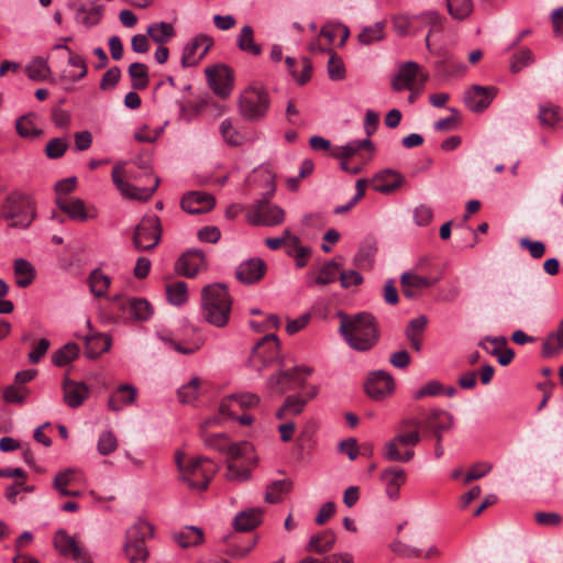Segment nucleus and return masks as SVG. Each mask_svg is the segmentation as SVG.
<instances>
[{
  "label": "nucleus",
  "mask_w": 563,
  "mask_h": 563,
  "mask_svg": "<svg viewBox=\"0 0 563 563\" xmlns=\"http://www.w3.org/2000/svg\"><path fill=\"white\" fill-rule=\"evenodd\" d=\"M340 334L349 346L358 352L372 350L379 340L376 319L368 312H360L353 317L340 312Z\"/></svg>",
  "instance_id": "1"
},
{
  "label": "nucleus",
  "mask_w": 563,
  "mask_h": 563,
  "mask_svg": "<svg viewBox=\"0 0 563 563\" xmlns=\"http://www.w3.org/2000/svg\"><path fill=\"white\" fill-rule=\"evenodd\" d=\"M232 299L228 287L221 283L207 285L201 290L203 319L218 328L227 325L231 313Z\"/></svg>",
  "instance_id": "2"
},
{
  "label": "nucleus",
  "mask_w": 563,
  "mask_h": 563,
  "mask_svg": "<svg viewBox=\"0 0 563 563\" xmlns=\"http://www.w3.org/2000/svg\"><path fill=\"white\" fill-rule=\"evenodd\" d=\"M183 459L184 454L177 452L175 460L181 479L192 489L206 490L212 476L218 472L219 466L211 459L205 456L192 459L185 466Z\"/></svg>",
  "instance_id": "3"
},
{
  "label": "nucleus",
  "mask_w": 563,
  "mask_h": 563,
  "mask_svg": "<svg viewBox=\"0 0 563 563\" xmlns=\"http://www.w3.org/2000/svg\"><path fill=\"white\" fill-rule=\"evenodd\" d=\"M153 531V527L143 520H139L126 530L122 550L130 563L146 562V540L152 538Z\"/></svg>",
  "instance_id": "4"
},
{
  "label": "nucleus",
  "mask_w": 563,
  "mask_h": 563,
  "mask_svg": "<svg viewBox=\"0 0 563 563\" xmlns=\"http://www.w3.org/2000/svg\"><path fill=\"white\" fill-rule=\"evenodd\" d=\"M269 104L271 100L266 89L249 87L240 96L239 111L244 120L257 122L266 115Z\"/></svg>",
  "instance_id": "5"
},
{
  "label": "nucleus",
  "mask_w": 563,
  "mask_h": 563,
  "mask_svg": "<svg viewBox=\"0 0 563 563\" xmlns=\"http://www.w3.org/2000/svg\"><path fill=\"white\" fill-rule=\"evenodd\" d=\"M2 208L3 217L12 220V227L27 228L35 217L32 200L21 192L15 191L8 195Z\"/></svg>",
  "instance_id": "6"
},
{
  "label": "nucleus",
  "mask_w": 563,
  "mask_h": 563,
  "mask_svg": "<svg viewBox=\"0 0 563 563\" xmlns=\"http://www.w3.org/2000/svg\"><path fill=\"white\" fill-rule=\"evenodd\" d=\"M162 224L156 214H145L135 227L133 244L137 251H150L158 245L162 239Z\"/></svg>",
  "instance_id": "7"
},
{
  "label": "nucleus",
  "mask_w": 563,
  "mask_h": 563,
  "mask_svg": "<svg viewBox=\"0 0 563 563\" xmlns=\"http://www.w3.org/2000/svg\"><path fill=\"white\" fill-rule=\"evenodd\" d=\"M429 79V74L424 71L416 62H406L400 65L398 73L391 80V87L395 91L405 89L420 92Z\"/></svg>",
  "instance_id": "8"
},
{
  "label": "nucleus",
  "mask_w": 563,
  "mask_h": 563,
  "mask_svg": "<svg viewBox=\"0 0 563 563\" xmlns=\"http://www.w3.org/2000/svg\"><path fill=\"white\" fill-rule=\"evenodd\" d=\"M124 163H118L111 173L112 181L115 185L117 189L121 192V195L125 198L137 200V201H147L151 199L153 194L157 190L161 179L158 177H153V184L151 187H137L132 185L131 183L124 180L125 169Z\"/></svg>",
  "instance_id": "9"
},
{
  "label": "nucleus",
  "mask_w": 563,
  "mask_h": 563,
  "mask_svg": "<svg viewBox=\"0 0 563 563\" xmlns=\"http://www.w3.org/2000/svg\"><path fill=\"white\" fill-rule=\"evenodd\" d=\"M280 358L279 341L273 334L263 336L252 349L249 362L250 365L258 372L271 366Z\"/></svg>",
  "instance_id": "10"
},
{
  "label": "nucleus",
  "mask_w": 563,
  "mask_h": 563,
  "mask_svg": "<svg viewBox=\"0 0 563 563\" xmlns=\"http://www.w3.org/2000/svg\"><path fill=\"white\" fill-rule=\"evenodd\" d=\"M247 221L253 225L274 227L285 220V211L267 200H258L247 212Z\"/></svg>",
  "instance_id": "11"
},
{
  "label": "nucleus",
  "mask_w": 563,
  "mask_h": 563,
  "mask_svg": "<svg viewBox=\"0 0 563 563\" xmlns=\"http://www.w3.org/2000/svg\"><path fill=\"white\" fill-rule=\"evenodd\" d=\"M208 84L212 91L221 97L227 98L233 90L234 77L233 70L224 65H216L206 69Z\"/></svg>",
  "instance_id": "12"
},
{
  "label": "nucleus",
  "mask_w": 563,
  "mask_h": 563,
  "mask_svg": "<svg viewBox=\"0 0 563 563\" xmlns=\"http://www.w3.org/2000/svg\"><path fill=\"white\" fill-rule=\"evenodd\" d=\"M54 545L60 555L70 558L76 563H92L88 551L81 548L76 539L69 536L64 529L54 534Z\"/></svg>",
  "instance_id": "13"
},
{
  "label": "nucleus",
  "mask_w": 563,
  "mask_h": 563,
  "mask_svg": "<svg viewBox=\"0 0 563 563\" xmlns=\"http://www.w3.org/2000/svg\"><path fill=\"white\" fill-rule=\"evenodd\" d=\"M56 205L70 220L76 222H86L98 216L93 206H86L85 201L77 197H57Z\"/></svg>",
  "instance_id": "14"
},
{
  "label": "nucleus",
  "mask_w": 563,
  "mask_h": 563,
  "mask_svg": "<svg viewBox=\"0 0 563 563\" xmlns=\"http://www.w3.org/2000/svg\"><path fill=\"white\" fill-rule=\"evenodd\" d=\"M213 45V40L207 34H198L188 42L183 51L181 66L184 68L196 66L209 52Z\"/></svg>",
  "instance_id": "15"
},
{
  "label": "nucleus",
  "mask_w": 563,
  "mask_h": 563,
  "mask_svg": "<svg viewBox=\"0 0 563 563\" xmlns=\"http://www.w3.org/2000/svg\"><path fill=\"white\" fill-rule=\"evenodd\" d=\"M395 389L393 376L385 371H375L365 382V391L374 400H382Z\"/></svg>",
  "instance_id": "16"
},
{
  "label": "nucleus",
  "mask_w": 563,
  "mask_h": 563,
  "mask_svg": "<svg viewBox=\"0 0 563 563\" xmlns=\"http://www.w3.org/2000/svg\"><path fill=\"white\" fill-rule=\"evenodd\" d=\"M205 269H207L206 255L198 249L185 252L175 264V271L188 278L196 277L199 272Z\"/></svg>",
  "instance_id": "17"
},
{
  "label": "nucleus",
  "mask_w": 563,
  "mask_h": 563,
  "mask_svg": "<svg viewBox=\"0 0 563 563\" xmlns=\"http://www.w3.org/2000/svg\"><path fill=\"white\" fill-rule=\"evenodd\" d=\"M497 93L495 87L473 86L464 93L466 107L476 113L483 112L492 103Z\"/></svg>",
  "instance_id": "18"
},
{
  "label": "nucleus",
  "mask_w": 563,
  "mask_h": 563,
  "mask_svg": "<svg viewBox=\"0 0 563 563\" xmlns=\"http://www.w3.org/2000/svg\"><path fill=\"white\" fill-rule=\"evenodd\" d=\"M123 313H126L130 319L135 321H146L151 318L153 310L151 303L143 298H122L120 296L113 297Z\"/></svg>",
  "instance_id": "19"
},
{
  "label": "nucleus",
  "mask_w": 563,
  "mask_h": 563,
  "mask_svg": "<svg viewBox=\"0 0 563 563\" xmlns=\"http://www.w3.org/2000/svg\"><path fill=\"white\" fill-rule=\"evenodd\" d=\"M300 367H292L286 371H279L267 380L268 388L278 390L279 394H284L289 389H294L296 386H302L305 379L300 377Z\"/></svg>",
  "instance_id": "20"
},
{
  "label": "nucleus",
  "mask_w": 563,
  "mask_h": 563,
  "mask_svg": "<svg viewBox=\"0 0 563 563\" xmlns=\"http://www.w3.org/2000/svg\"><path fill=\"white\" fill-rule=\"evenodd\" d=\"M214 197L203 191H190L180 201L181 209L190 214L208 212L214 207Z\"/></svg>",
  "instance_id": "21"
},
{
  "label": "nucleus",
  "mask_w": 563,
  "mask_h": 563,
  "mask_svg": "<svg viewBox=\"0 0 563 563\" xmlns=\"http://www.w3.org/2000/svg\"><path fill=\"white\" fill-rule=\"evenodd\" d=\"M266 273V264L260 257H253L242 262L236 271L235 276L239 282L251 285L261 280Z\"/></svg>",
  "instance_id": "22"
},
{
  "label": "nucleus",
  "mask_w": 563,
  "mask_h": 563,
  "mask_svg": "<svg viewBox=\"0 0 563 563\" xmlns=\"http://www.w3.org/2000/svg\"><path fill=\"white\" fill-rule=\"evenodd\" d=\"M404 183L400 173L393 169H385L377 173L372 180V187L375 191L388 195L397 190Z\"/></svg>",
  "instance_id": "23"
},
{
  "label": "nucleus",
  "mask_w": 563,
  "mask_h": 563,
  "mask_svg": "<svg viewBox=\"0 0 563 563\" xmlns=\"http://www.w3.org/2000/svg\"><path fill=\"white\" fill-rule=\"evenodd\" d=\"M342 263L336 258L327 262L319 271V273H308L306 276L307 285L313 286H325L334 283L339 279V271Z\"/></svg>",
  "instance_id": "24"
},
{
  "label": "nucleus",
  "mask_w": 563,
  "mask_h": 563,
  "mask_svg": "<svg viewBox=\"0 0 563 563\" xmlns=\"http://www.w3.org/2000/svg\"><path fill=\"white\" fill-rule=\"evenodd\" d=\"M227 461H234V463L256 465L257 456L254 452V446L249 441L230 442L227 450Z\"/></svg>",
  "instance_id": "25"
},
{
  "label": "nucleus",
  "mask_w": 563,
  "mask_h": 563,
  "mask_svg": "<svg viewBox=\"0 0 563 563\" xmlns=\"http://www.w3.org/2000/svg\"><path fill=\"white\" fill-rule=\"evenodd\" d=\"M454 424L453 416L443 409H431L422 418L423 431H446Z\"/></svg>",
  "instance_id": "26"
},
{
  "label": "nucleus",
  "mask_w": 563,
  "mask_h": 563,
  "mask_svg": "<svg viewBox=\"0 0 563 563\" xmlns=\"http://www.w3.org/2000/svg\"><path fill=\"white\" fill-rule=\"evenodd\" d=\"M64 401L70 408H78L89 396V388L85 383L65 378L63 382Z\"/></svg>",
  "instance_id": "27"
},
{
  "label": "nucleus",
  "mask_w": 563,
  "mask_h": 563,
  "mask_svg": "<svg viewBox=\"0 0 563 563\" xmlns=\"http://www.w3.org/2000/svg\"><path fill=\"white\" fill-rule=\"evenodd\" d=\"M435 279L419 276L410 272H405L400 277L402 294L406 298L415 299L419 296V291L423 288L433 286Z\"/></svg>",
  "instance_id": "28"
},
{
  "label": "nucleus",
  "mask_w": 563,
  "mask_h": 563,
  "mask_svg": "<svg viewBox=\"0 0 563 563\" xmlns=\"http://www.w3.org/2000/svg\"><path fill=\"white\" fill-rule=\"evenodd\" d=\"M362 150L374 152L375 146L371 139L353 140L345 145L335 146L331 150V156L341 161H347Z\"/></svg>",
  "instance_id": "29"
},
{
  "label": "nucleus",
  "mask_w": 563,
  "mask_h": 563,
  "mask_svg": "<svg viewBox=\"0 0 563 563\" xmlns=\"http://www.w3.org/2000/svg\"><path fill=\"white\" fill-rule=\"evenodd\" d=\"M82 338L86 344L85 354L88 358H97L111 346V338L104 333L93 332Z\"/></svg>",
  "instance_id": "30"
},
{
  "label": "nucleus",
  "mask_w": 563,
  "mask_h": 563,
  "mask_svg": "<svg viewBox=\"0 0 563 563\" xmlns=\"http://www.w3.org/2000/svg\"><path fill=\"white\" fill-rule=\"evenodd\" d=\"M382 481L386 484V493L390 499L399 496V488L406 482V473L399 467H389L380 474Z\"/></svg>",
  "instance_id": "31"
},
{
  "label": "nucleus",
  "mask_w": 563,
  "mask_h": 563,
  "mask_svg": "<svg viewBox=\"0 0 563 563\" xmlns=\"http://www.w3.org/2000/svg\"><path fill=\"white\" fill-rule=\"evenodd\" d=\"M538 119L542 128L555 129L563 120L562 109L560 106L544 102L539 106Z\"/></svg>",
  "instance_id": "32"
},
{
  "label": "nucleus",
  "mask_w": 563,
  "mask_h": 563,
  "mask_svg": "<svg viewBox=\"0 0 563 563\" xmlns=\"http://www.w3.org/2000/svg\"><path fill=\"white\" fill-rule=\"evenodd\" d=\"M485 341L490 342L494 345L493 349L488 350L484 345V342H479V346L486 349L487 352L490 355L496 356L497 360H498V363L501 366H507L508 364L511 363V361L515 357V352L511 349L505 347L506 344H507V340L504 336H500V338H489V336H487L485 339Z\"/></svg>",
  "instance_id": "33"
},
{
  "label": "nucleus",
  "mask_w": 563,
  "mask_h": 563,
  "mask_svg": "<svg viewBox=\"0 0 563 563\" xmlns=\"http://www.w3.org/2000/svg\"><path fill=\"white\" fill-rule=\"evenodd\" d=\"M136 398V388L129 384H123L118 387L115 393L110 396L108 400L109 409L119 411L123 406L134 402Z\"/></svg>",
  "instance_id": "34"
},
{
  "label": "nucleus",
  "mask_w": 563,
  "mask_h": 563,
  "mask_svg": "<svg viewBox=\"0 0 563 563\" xmlns=\"http://www.w3.org/2000/svg\"><path fill=\"white\" fill-rule=\"evenodd\" d=\"M335 543V534L332 530H325L321 533L313 534L308 544L306 550L309 552H314L317 554H324L327 552H330Z\"/></svg>",
  "instance_id": "35"
},
{
  "label": "nucleus",
  "mask_w": 563,
  "mask_h": 563,
  "mask_svg": "<svg viewBox=\"0 0 563 563\" xmlns=\"http://www.w3.org/2000/svg\"><path fill=\"white\" fill-rule=\"evenodd\" d=\"M261 522L262 510L260 508H251L235 516L234 528L238 531L246 532L255 529Z\"/></svg>",
  "instance_id": "36"
},
{
  "label": "nucleus",
  "mask_w": 563,
  "mask_h": 563,
  "mask_svg": "<svg viewBox=\"0 0 563 563\" xmlns=\"http://www.w3.org/2000/svg\"><path fill=\"white\" fill-rule=\"evenodd\" d=\"M236 46L243 53L252 56H258L262 53V46L255 43L254 30L251 25H244L241 29L236 37Z\"/></svg>",
  "instance_id": "37"
},
{
  "label": "nucleus",
  "mask_w": 563,
  "mask_h": 563,
  "mask_svg": "<svg viewBox=\"0 0 563 563\" xmlns=\"http://www.w3.org/2000/svg\"><path fill=\"white\" fill-rule=\"evenodd\" d=\"M428 323L426 316H419L411 319L406 328V338L409 340L411 347L419 352L422 347V333Z\"/></svg>",
  "instance_id": "38"
},
{
  "label": "nucleus",
  "mask_w": 563,
  "mask_h": 563,
  "mask_svg": "<svg viewBox=\"0 0 563 563\" xmlns=\"http://www.w3.org/2000/svg\"><path fill=\"white\" fill-rule=\"evenodd\" d=\"M102 9L100 4H91L90 7L81 4L76 10L75 20L77 23L91 27L100 22Z\"/></svg>",
  "instance_id": "39"
},
{
  "label": "nucleus",
  "mask_w": 563,
  "mask_h": 563,
  "mask_svg": "<svg viewBox=\"0 0 563 563\" xmlns=\"http://www.w3.org/2000/svg\"><path fill=\"white\" fill-rule=\"evenodd\" d=\"M175 541L181 548L196 547L203 541V532L195 526H187L174 534Z\"/></svg>",
  "instance_id": "40"
},
{
  "label": "nucleus",
  "mask_w": 563,
  "mask_h": 563,
  "mask_svg": "<svg viewBox=\"0 0 563 563\" xmlns=\"http://www.w3.org/2000/svg\"><path fill=\"white\" fill-rule=\"evenodd\" d=\"M13 269L16 276V285L21 288L30 286L36 277L35 268L24 258L15 260Z\"/></svg>",
  "instance_id": "41"
},
{
  "label": "nucleus",
  "mask_w": 563,
  "mask_h": 563,
  "mask_svg": "<svg viewBox=\"0 0 563 563\" xmlns=\"http://www.w3.org/2000/svg\"><path fill=\"white\" fill-rule=\"evenodd\" d=\"M128 74L131 78V86L135 90H144L148 87V67L143 63H132L128 68Z\"/></svg>",
  "instance_id": "42"
},
{
  "label": "nucleus",
  "mask_w": 563,
  "mask_h": 563,
  "mask_svg": "<svg viewBox=\"0 0 563 563\" xmlns=\"http://www.w3.org/2000/svg\"><path fill=\"white\" fill-rule=\"evenodd\" d=\"M147 35L157 44H166L176 34L172 23L154 22L147 26Z\"/></svg>",
  "instance_id": "43"
},
{
  "label": "nucleus",
  "mask_w": 563,
  "mask_h": 563,
  "mask_svg": "<svg viewBox=\"0 0 563 563\" xmlns=\"http://www.w3.org/2000/svg\"><path fill=\"white\" fill-rule=\"evenodd\" d=\"M255 465H246L234 463V461H227L225 478L234 483H246L252 478V468Z\"/></svg>",
  "instance_id": "44"
},
{
  "label": "nucleus",
  "mask_w": 563,
  "mask_h": 563,
  "mask_svg": "<svg viewBox=\"0 0 563 563\" xmlns=\"http://www.w3.org/2000/svg\"><path fill=\"white\" fill-rule=\"evenodd\" d=\"M563 350V319L561 320L556 332L550 333L542 345V355L552 357Z\"/></svg>",
  "instance_id": "45"
},
{
  "label": "nucleus",
  "mask_w": 563,
  "mask_h": 563,
  "mask_svg": "<svg viewBox=\"0 0 563 563\" xmlns=\"http://www.w3.org/2000/svg\"><path fill=\"white\" fill-rule=\"evenodd\" d=\"M25 73L31 80L43 81L51 74L47 58L35 57L25 67Z\"/></svg>",
  "instance_id": "46"
},
{
  "label": "nucleus",
  "mask_w": 563,
  "mask_h": 563,
  "mask_svg": "<svg viewBox=\"0 0 563 563\" xmlns=\"http://www.w3.org/2000/svg\"><path fill=\"white\" fill-rule=\"evenodd\" d=\"M401 448L402 446L398 445L396 442L390 440L385 444L383 455L387 461H390V462H401V463L409 462L415 455L413 450H411V449L401 450Z\"/></svg>",
  "instance_id": "47"
},
{
  "label": "nucleus",
  "mask_w": 563,
  "mask_h": 563,
  "mask_svg": "<svg viewBox=\"0 0 563 563\" xmlns=\"http://www.w3.org/2000/svg\"><path fill=\"white\" fill-rule=\"evenodd\" d=\"M292 483L287 479L274 481L266 487L265 501L268 504H277L282 500L283 494L291 489Z\"/></svg>",
  "instance_id": "48"
},
{
  "label": "nucleus",
  "mask_w": 563,
  "mask_h": 563,
  "mask_svg": "<svg viewBox=\"0 0 563 563\" xmlns=\"http://www.w3.org/2000/svg\"><path fill=\"white\" fill-rule=\"evenodd\" d=\"M34 114L22 115L16 120V132L21 137L35 139L42 134V130L34 123Z\"/></svg>",
  "instance_id": "49"
},
{
  "label": "nucleus",
  "mask_w": 563,
  "mask_h": 563,
  "mask_svg": "<svg viewBox=\"0 0 563 563\" xmlns=\"http://www.w3.org/2000/svg\"><path fill=\"white\" fill-rule=\"evenodd\" d=\"M79 347L76 343L69 342L54 352L52 362L56 366H65L77 357Z\"/></svg>",
  "instance_id": "50"
},
{
  "label": "nucleus",
  "mask_w": 563,
  "mask_h": 563,
  "mask_svg": "<svg viewBox=\"0 0 563 563\" xmlns=\"http://www.w3.org/2000/svg\"><path fill=\"white\" fill-rule=\"evenodd\" d=\"M110 283V277L104 275L100 269H93L89 274L90 290L96 297L104 296L108 291Z\"/></svg>",
  "instance_id": "51"
},
{
  "label": "nucleus",
  "mask_w": 563,
  "mask_h": 563,
  "mask_svg": "<svg viewBox=\"0 0 563 563\" xmlns=\"http://www.w3.org/2000/svg\"><path fill=\"white\" fill-rule=\"evenodd\" d=\"M201 439L206 446L218 451L220 453H227L230 441L227 433H207L206 431H201Z\"/></svg>",
  "instance_id": "52"
},
{
  "label": "nucleus",
  "mask_w": 563,
  "mask_h": 563,
  "mask_svg": "<svg viewBox=\"0 0 563 563\" xmlns=\"http://www.w3.org/2000/svg\"><path fill=\"white\" fill-rule=\"evenodd\" d=\"M384 22H376L373 25L365 26L357 35L358 42L363 45H371L384 37Z\"/></svg>",
  "instance_id": "53"
},
{
  "label": "nucleus",
  "mask_w": 563,
  "mask_h": 563,
  "mask_svg": "<svg viewBox=\"0 0 563 563\" xmlns=\"http://www.w3.org/2000/svg\"><path fill=\"white\" fill-rule=\"evenodd\" d=\"M416 26H430V33L442 30L441 16L435 11H428L412 16Z\"/></svg>",
  "instance_id": "54"
},
{
  "label": "nucleus",
  "mask_w": 563,
  "mask_h": 563,
  "mask_svg": "<svg viewBox=\"0 0 563 563\" xmlns=\"http://www.w3.org/2000/svg\"><path fill=\"white\" fill-rule=\"evenodd\" d=\"M168 301L174 306H180L187 300V285L185 282H176L166 286Z\"/></svg>",
  "instance_id": "55"
},
{
  "label": "nucleus",
  "mask_w": 563,
  "mask_h": 563,
  "mask_svg": "<svg viewBox=\"0 0 563 563\" xmlns=\"http://www.w3.org/2000/svg\"><path fill=\"white\" fill-rule=\"evenodd\" d=\"M329 60L327 65L328 76L331 80H342L345 78V67L342 58L333 51H329Z\"/></svg>",
  "instance_id": "56"
},
{
  "label": "nucleus",
  "mask_w": 563,
  "mask_h": 563,
  "mask_svg": "<svg viewBox=\"0 0 563 563\" xmlns=\"http://www.w3.org/2000/svg\"><path fill=\"white\" fill-rule=\"evenodd\" d=\"M449 13L459 20L468 16L473 10L472 0H446Z\"/></svg>",
  "instance_id": "57"
},
{
  "label": "nucleus",
  "mask_w": 563,
  "mask_h": 563,
  "mask_svg": "<svg viewBox=\"0 0 563 563\" xmlns=\"http://www.w3.org/2000/svg\"><path fill=\"white\" fill-rule=\"evenodd\" d=\"M200 386V379L192 377L189 383L183 385L177 394L178 399L183 404H191L198 398V390Z\"/></svg>",
  "instance_id": "58"
},
{
  "label": "nucleus",
  "mask_w": 563,
  "mask_h": 563,
  "mask_svg": "<svg viewBox=\"0 0 563 563\" xmlns=\"http://www.w3.org/2000/svg\"><path fill=\"white\" fill-rule=\"evenodd\" d=\"M68 146L66 139L53 137L45 146V154L51 159H58L64 156Z\"/></svg>",
  "instance_id": "59"
},
{
  "label": "nucleus",
  "mask_w": 563,
  "mask_h": 563,
  "mask_svg": "<svg viewBox=\"0 0 563 563\" xmlns=\"http://www.w3.org/2000/svg\"><path fill=\"white\" fill-rule=\"evenodd\" d=\"M68 65L80 69V71L78 74L69 75L67 77V79L69 81L76 82L87 76V73H88L87 63H86V59L81 55H79L73 51H69Z\"/></svg>",
  "instance_id": "60"
},
{
  "label": "nucleus",
  "mask_w": 563,
  "mask_h": 563,
  "mask_svg": "<svg viewBox=\"0 0 563 563\" xmlns=\"http://www.w3.org/2000/svg\"><path fill=\"white\" fill-rule=\"evenodd\" d=\"M376 247L373 244H364L354 256V264L358 267L372 266Z\"/></svg>",
  "instance_id": "61"
},
{
  "label": "nucleus",
  "mask_w": 563,
  "mask_h": 563,
  "mask_svg": "<svg viewBox=\"0 0 563 563\" xmlns=\"http://www.w3.org/2000/svg\"><path fill=\"white\" fill-rule=\"evenodd\" d=\"M444 391L443 385L439 380H430L424 384L422 387L417 389L413 393V398L416 400L422 399L424 397H434Z\"/></svg>",
  "instance_id": "62"
},
{
  "label": "nucleus",
  "mask_w": 563,
  "mask_h": 563,
  "mask_svg": "<svg viewBox=\"0 0 563 563\" xmlns=\"http://www.w3.org/2000/svg\"><path fill=\"white\" fill-rule=\"evenodd\" d=\"M118 446L117 438L111 431H106L99 437L97 449L101 455H108L115 451Z\"/></svg>",
  "instance_id": "63"
},
{
  "label": "nucleus",
  "mask_w": 563,
  "mask_h": 563,
  "mask_svg": "<svg viewBox=\"0 0 563 563\" xmlns=\"http://www.w3.org/2000/svg\"><path fill=\"white\" fill-rule=\"evenodd\" d=\"M391 440L404 449H410V446H415L420 442L421 437L418 430H412L409 432L399 430V433Z\"/></svg>",
  "instance_id": "64"
}]
</instances>
